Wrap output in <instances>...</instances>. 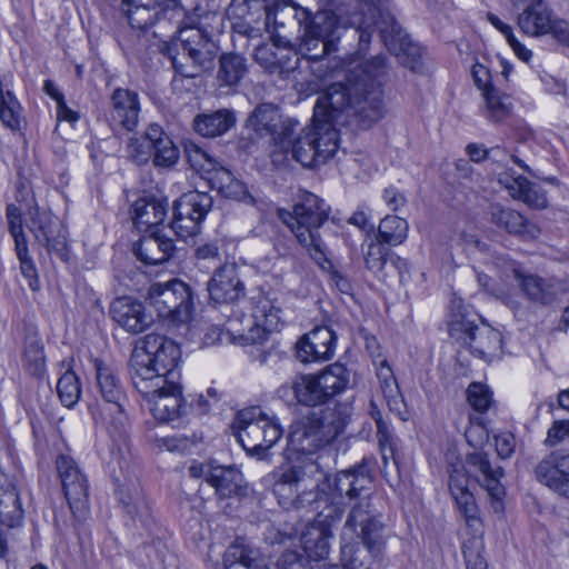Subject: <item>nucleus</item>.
<instances>
[{
	"label": "nucleus",
	"instance_id": "b1692460",
	"mask_svg": "<svg viewBox=\"0 0 569 569\" xmlns=\"http://www.w3.org/2000/svg\"><path fill=\"white\" fill-rule=\"evenodd\" d=\"M513 6L523 7L518 14V27L530 37H541L549 34L552 11L545 0H511Z\"/></svg>",
	"mask_w": 569,
	"mask_h": 569
},
{
	"label": "nucleus",
	"instance_id": "864d4df0",
	"mask_svg": "<svg viewBox=\"0 0 569 569\" xmlns=\"http://www.w3.org/2000/svg\"><path fill=\"white\" fill-rule=\"evenodd\" d=\"M467 400L470 407L477 412H486L492 405V393L482 383L473 382L467 389Z\"/></svg>",
	"mask_w": 569,
	"mask_h": 569
},
{
	"label": "nucleus",
	"instance_id": "412c9836",
	"mask_svg": "<svg viewBox=\"0 0 569 569\" xmlns=\"http://www.w3.org/2000/svg\"><path fill=\"white\" fill-rule=\"evenodd\" d=\"M461 330L463 337L461 339L467 343L471 352L482 359L490 360L501 349L502 336L500 331L489 326H472L468 323H452L451 331Z\"/></svg>",
	"mask_w": 569,
	"mask_h": 569
},
{
	"label": "nucleus",
	"instance_id": "6e6552de",
	"mask_svg": "<svg viewBox=\"0 0 569 569\" xmlns=\"http://www.w3.org/2000/svg\"><path fill=\"white\" fill-rule=\"evenodd\" d=\"M327 482L333 483L325 471V467L315 459L305 463H292L282 470L273 485V493L283 508H302L306 505L316 507L320 489Z\"/></svg>",
	"mask_w": 569,
	"mask_h": 569
},
{
	"label": "nucleus",
	"instance_id": "3c124183",
	"mask_svg": "<svg viewBox=\"0 0 569 569\" xmlns=\"http://www.w3.org/2000/svg\"><path fill=\"white\" fill-rule=\"evenodd\" d=\"M153 162L158 167H170L178 160V149L171 139L161 130L153 148Z\"/></svg>",
	"mask_w": 569,
	"mask_h": 569
},
{
	"label": "nucleus",
	"instance_id": "aec40b11",
	"mask_svg": "<svg viewBox=\"0 0 569 569\" xmlns=\"http://www.w3.org/2000/svg\"><path fill=\"white\" fill-rule=\"evenodd\" d=\"M150 393H141L147 401L152 416L163 422H169L181 417L186 409L182 398V388L178 379H168L166 386L149 387Z\"/></svg>",
	"mask_w": 569,
	"mask_h": 569
},
{
	"label": "nucleus",
	"instance_id": "f03ea898",
	"mask_svg": "<svg viewBox=\"0 0 569 569\" xmlns=\"http://www.w3.org/2000/svg\"><path fill=\"white\" fill-rule=\"evenodd\" d=\"M371 476L366 465L342 470L333 478V483L327 482L320 489L316 499L318 513L301 535V545L306 555L313 560L328 556L332 528L338 525L343 515V499L355 497L367 490Z\"/></svg>",
	"mask_w": 569,
	"mask_h": 569
},
{
	"label": "nucleus",
	"instance_id": "69168bd1",
	"mask_svg": "<svg viewBox=\"0 0 569 569\" xmlns=\"http://www.w3.org/2000/svg\"><path fill=\"white\" fill-rule=\"evenodd\" d=\"M221 196L239 201L250 198L246 184L236 178L232 179L231 183L226 186Z\"/></svg>",
	"mask_w": 569,
	"mask_h": 569
},
{
	"label": "nucleus",
	"instance_id": "09e8293b",
	"mask_svg": "<svg viewBox=\"0 0 569 569\" xmlns=\"http://www.w3.org/2000/svg\"><path fill=\"white\" fill-rule=\"evenodd\" d=\"M57 392L61 402L68 407H73L80 399L81 388L79 379L71 370H67L57 382Z\"/></svg>",
	"mask_w": 569,
	"mask_h": 569
},
{
	"label": "nucleus",
	"instance_id": "ddd939ff",
	"mask_svg": "<svg viewBox=\"0 0 569 569\" xmlns=\"http://www.w3.org/2000/svg\"><path fill=\"white\" fill-rule=\"evenodd\" d=\"M237 437L252 456L263 459L267 451L282 436V428L274 417L267 416L260 407L242 409L236 420Z\"/></svg>",
	"mask_w": 569,
	"mask_h": 569
},
{
	"label": "nucleus",
	"instance_id": "e433bc0d",
	"mask_svg": "<svg viewBox=\"0 0 569 569\" xmlns=\"http://www.w3.org/2000/svg\"><path fill=\"white\" fill-rule=\"evenodd\" d=\"M160 136L161 127L152 123L144 134L131 137L127 146L128 158L137 164L147 163L152 157L154 143Z\"/></svg>",
	"mask_w": 569,
	"mask_h": 569
},
{
	"label": "nucleus",
	"instance_id": "c03bdc74",
	"mask_svg": "<svg viewBox=\"0 0 569 569\" xmlns=\"http://www.w3.org/2000/svg\"><path fill=\"white\" fill-rule=\"evenodd\" d=\"M408 222L398 216H386L379 223L378 238L390 246L401 244L408 237Z\"/></svg>",
	"mask_w": 569,
	"mask_h": 569
},
{
	"label": "nucleus",
	"instance_id": "cd10ccee",
	"mask_svg": "<svg viewBox=\"0 0 569 569\" xmlns=\"http://www.w3.org/2000/svg\"><path fill=\"white\" fill-rule=\"evenodd\" d=\"M144 233L134 248L137 258L150 266L168 261L174 251V244L164 229H156Z\"/></svg>",
	"mask_w": 569,
	"mask_h": 569
},
{
	"label": "nucleus",
	"instance_id": "774afa93",
	"mask_svg": "<svg viewBox=\"0 0 569 569\" xmlns=\"http://www.w3.org/2000/svg\"><path fill=\"white\" fill-rule=\"evenodd\" d=\"M279 569H307L305 560L296 552H286L278 561Z\"/></svg>",
	"mask_w": 569,
	"mask_h": 569
},
{
	"label": "nucleus",
	"instance_id": "4be33fe9",
	"mask_svg": "<svg viewBox=\"0 0 569 569\" xmlns=\"http://www.w3.org/2000/svg\"><path fill=\"white\" fill-rule=\"evenodd\" d=\"M336 340L330 328L316 327L297 342L296 356L305 363L330 360L335 355Z\"/></svg>",
	"mask_w": 569,
	"mask_h": 569
},
{
	"label": "nucleus",
	"instance_id": "37998d69",
	"mask_svg": "<svg viewBox=\"0 0 569 569\" xmlns=\"http://www.w3.org/2000/svg\"><path fill=\"white\" fill-rule=\"evenodd\" d=\"M381 552H371L360 541L345 542L341 546L342 567L347 569H373L370 559Z\"/></svg>",
	"mask_w": 569,
	"mask_h": 569
},
{
	"label": "nucleus",
	"instance_id": "20e7f679",
	"mask_svg": "<svg viewBox=\"0 0 569 569\" xmlns=\"http://www.w3.org/2000/svg\"><path fill=\"white\" fill-rule=\"evenodd\" d=\"M349 418L347 406L311 413L291 425L287 459L292 463H305L308 459L321 460L329 445L343 431Z\"/></svg>",
	"mask_w": 569,
	"mask_h": 569
},
{
	"label": "nucleus",
	"instance_id": "338daca9",
	"mask_svg": "<svg viewBox=\"0 0 569 569\" xmlns=\"http://www.w3.org/2000/svg\"><path fill=\"white\" fill-rule=\"evenodd\" d=\"M558 42L569 47V22L561 19H552L550 32Z\"/></svg>",
	"mask_w": 569,
	"mask_h": 569
},
{
	"label": "nucleus",
	"instance_id": "7c9ffc66",
	"mask_svg": "<svg viewBox=\"0 0 569 569\" xmlns=\"http://www.w3.org/2000/svg\"><path fill=\"white\" fill-rule=\"evenodd\" d=\"M189 161L197 171L206 174L211 188L217 189L220 194L234 178L218 160L198 147L189 151Z\"/></svg>",
	"mask_w": 569,
	"mask_h": 569
},
{
	"label": "nucleus",
	"instance_id": "1a4fd4ad",
	"mask_svg": "<svg viewBox=\"0 0 569 569\" xmlns=\"http://www.w3.org/2000/svg\"><path fill=\"white\" fill-rule=\"evenodd\" d=\"M167 53L178 74L194 78L211 64L217 47L206 31L198 27L179 28L169 43Z\"/></svg>",
	"mask_w": 569,
	"mask_h": 569
},
{
	"label": "nucleus",
	"instance_id": "423d86ee",
	"mask_svg": "<svg viewBox=\"0 0 569 569\" xmlns=\"http://www.w3.org/2000/svg\"><path fill=\"white\" fill-rule=\"evenodd\" d=\"M330 208L318 196L306 192L293 206L292 211L278 210L279 219L295 234L310 258L323 268L328 262L327 248L319 232L328 220Z\"/></svg>",
	"mask_w": 569,
	"mask_h": 569
},
{
	"label": "nucleus",
	"instance_id": "5701e85b",
	"mask_svg": "<svg viewBox=\"0 0 569 569\" xmlns=\"http://www.w3.org/2000/svg\"><path fill=\"white\" fill-rule=\"evenodd\" d=\"M210 300L216 305L233 303L244 296V286L234 263H224L208 281Z\"/></svg>",
	"mask_w": 569,
	"mask_h": 569
},
{
	"label": "nucleus",
	"instance_id": "c85d7f7f",
	"mask_svg": "<svg viewBox=\"0 0 569 569\" xmlns=\"http://www.w3.org/2000/svg\"><path fill=\"white\" fill-rule=\"evenodd\" d=\"M469 479L461 470H453L449 476L450 492L466 519L468 528H475L477 532L481 528V519L472 493L468 489Z\"/></svg>",
	"mask_w": 569,
	"mask_h": 569
},
{
	"label": "nucleus",
	"instance_id": "7ed1b4c3",
	"mask_svg": "<svg viewBox=\"0 0 569 569\" xmlns=\"http://www.w3.org/2000/svg\"><path fill=\"white\" fill-rule=\"evenodd\" d=\"M348 94L341 84H330L317 99L312 124L295 137L287 138L279 147L306 168L326 163L338 150L337 124L339 114L347 104Z\"/></svg>",
	"mask_w": 569,
	"mask_h": 569
},
{
	"label": "nucleus",
	"instance_id": "f704fd0d",
	"mask_svg": "<svg viewBox=\"0 0 569 569\" xmlns=\"http://www.w3.org/2000/svg\"><path fill=\"white\" fill-rule=\"evenodd\" d=\"M519 286L532 301L541 305L551 303L562 291V286L555 279H543L538 276H518Z\"/></svg>",
	"mask_w": 569,
	"mask_h": 569
},
{
	"label": "nucleus",
	"instance_id": "6ab92c4d",
	"mask_svg": "<svg viewBox=\"0 0 569 569\" xmlns=\"http://www.w3.org/2000/svg\"><path fill=\"white\" fill-rule=\"evenodd\" d=\"M64 497L72 513L81 517L88 505V482L73 458L60 455L56 461Z\"/></svg>",
	"mask_w": 569,
	"mask_h": 569
},
{
	"label": "nucleus",
	"instance_id": "4468645a",
	"mask_svg": "<svg viewBox=\"0 0 569 569\" xmlns=\"http://www.w3.org/2000/svg\"><path fill=\"white\" fill-rule=\"evenodd\" d=\"M148 299L168 326L179 327L191 319L193 297L190 287L179 279L156 282L149 287Z\"/></svg>",
	"mask_w": 569,
	"mask_h": 569
},
{
	"label": "nucleus",
	"instance_id": "4d7b16f0",
	"mask_svg": "<svg viewBox=\"0 0 569 569\" xmlns=\"http://www.w3.org/2000/svg\"><path fill=\"white\" fill-rule=\"evenodd\" d=\"M118 493L120 501L124 505L127 511L132 516L139 515L146 507L143 496L138 487H134L132 490L121 487Z\"/></svg>",
	"mask_w": 569,
	"mask_h": 569
},
{
	"label": "nucleus",
	"instance_id": "473e14b6",
	"mask_svg": "<svg viewBox=\"0 0 569 569\" xmlns=\"http://www.w3.org/2000/svg\"><path fill=\"white\" fill-rule=\"evenodd\" d=\"M168 211L167 202L156 198L138 199L132 206V220L141 232L160 229Z\"/></svg>",
	"mask_w": 569,
	"mask_h": 569
},
{
	"label": "nucleus",
	"instance_id": "a19ab883",
	"mask_svg": "<svg viewBox=\"0 0 569 569\" xmlns=\"http://www.w3.org/2000/svg\"><path fill=\"white\" fill-rule=\"evenodd\" d=\"M248 73L247 60L237 53H224L219 59L217 78L221 84L237 86Z\"/></svg>",
	"mask_w": 569,
	"mask_h": 569
},
{
	"label": "nucleus",
	"instance_id": "2eb2a0df",
	"mask_svg": "<svg viewBox=\"0 0 569 569\" xmlns=\"http://www.w3.org/2000/svg\"><path fill=\"white\" fill-rule=\"evenodd\" d=\"M300 52L309 60H318L327 54L333 41L339 38V21L331 11L303 13L300 20Z\"/></svg>",
	"mask_w": 569,
	"mask_h": 569
},
{
	"label": "nucleus",
	"instance_id": "c9c22d12",
	"mask_svg": "<svg viewBox=\"0 0 569 569\" xmlns=\"http://www.w3.org/2000/svg\"><path fill=\"white\" fill-rule=\"evenodd\" d=\"M234 122V114L223 109L197 116L193 120V127L201 136L213 138L226 133Z\"/></svg>",
	"mask_w": 569,
	"mask_h": 569
},
{
	"label": "nucleus",
	"instance_id": "c756f323",
	"mask_svg": "<svg viewBox=\"0 0 569 569\" xmlns=\"http://www.w3.org/2000/svg\"><path fill=\"white\" fill-rule=\"evenodd\" d=\"M7 482L3 475H0ZM23 509L16 487L8 483L4 488L0 483V523L7 528H16L22 523ZM7 539L0 530V558L7 553Z\"/></svg>",
	"mask_w": 569,
	"mask_h": 569
},
{
	"label": "nucleus",
	"instance_id": "f8f14e48",
	"mask_svg": "<svg viewBox=\"0 0 569 569\" xmlns=\"http://www.w3.org/2000/svg\"><path fill=\"white\" fill-rule=\"evenodd\" d=\"M370 487L371 485L360 495L352 497L359 500L350 508L343 526L342 540L358 539L371 552H382L386 545L385 525L381 521V513L370 501Z\"/></svg>",
	"mask_w": 569,
	"mask_h": 569
},
{
	"label": "nucleus",
	"instance_id": "2f4dec72",
	"mask_svg": "<svg viewBox=\"0 0 569 569\" xmlns=\"http://www.w3.org/2000/svg\"><path fill=\"white\" fill-rule=\"evenodd\" d=\"M498 181L509 190L513 199L521 200L536 209H543L548 206L546 194L541 189L522 176H513L505 171L499 174Z\"/></svg>",
	"mask_w": 569,
	"mask_h": 569
},
{
	"label": "nucleus",
	"instance_id": "a878e982",
	"mask_svg": "<svg viewBox=\"0 0 569 569\" xmlns=\"http://www.w3.org/2000/svg\"><path fill=\"white\" fill-rule=\"evenodd\" d=\"M535 472L541 483L569 498V455H549L538 463Z\"/></svg>",
	"mask_w": 569,
	"mask_h": 569
},
{
	"label": "nucleus",
	"instance_id": "39448f33",
	"mask_svg": "<svg viewBox=\"0 0 569 569\" xmlns=\"http://www.w3.org/2000/svg\"><path fill=\"white\" fill-rule=\"evenodd\" d=\"M179 346L160 335H147L133 349L130 358V375L140 393H150L149 387L166 386L168 379H179L177 365Z\"/></svg>",
	"mask_w": 569,
	"mask_h": 569
},
{
	"label": "nucleus",
	"instance_id": "13d9d810",
	"mask_svg": "<svg viewBox=\"0 0 569 569\" xmlns=\"http://www.w3.org/2000/svg\"><path fill=\"white\" fill-rule=\"evenodd\" d=\"M7 220H8L9 231L14 240V246L18 244L20 241L28 242L27 237L23 232V228H22L21 211L14 204L8 206Z\"/></svg>",
	"mask_w": 569,
	"mask_h": 569
},
{
	"label": "nucleus",
	"instance_id": "49530a36",
	"mask_svg": "<svg viewBox=\"0 0 569 569\" xmlns=\"http://www.w3.org/2000/svg\"><path fill=\"white\" fill-rule=\"evenodd\" d=\"M23 365L32 376L42 377L46 372L43 346L36 337H28L24 341Z\"/></svg>",
	"mask_w": 569,
	"mask_h": 569
},
{
	"label": "nucleus",
	"instance_id": "e2e57ef3",
	"mask_svg": "<svg viewBox=\"0 0 569 569\" xmlns=\"http://www.w3.org/2000/svg\"><path fill=\"white\" fill-rule=\"evenodd\" d=\"M270 332L264 327L259 326L257 321H253V326L250 327L246 335L241 336V339L244 345H262L268 339Z\"/></svg>",
	"mask_w": 569,
	"mask_h": 569
},
{
	"label": "nucleus",
	"instance_id": "6e6d98bb",
	"mask_svg": "<svg viewBox=\"0 0 569 569\" xmlns=\"http://www.w3.org/2000/svg\"><path fill=\"white\" fill-rule=\"evenodd\" d=\"M279 52L280 48L274 42L262 43L254 49V59L263 68L272 69L282 58Z\"/></svg>",
	"mask_w": 569,
	"mask_h": 569
},
{
	"label": "nucleus",
	"instance_id": "bf43d9fd",
	"mask_svg": "<svg viewBox=\"0 0 569 569\" xmlns=\"http://www.w3.org/2000/svg\"><path fill=\"white\" fill-rule=\"evenodd\" d=\"M516 438L511 432H500L495 436V446L501 459L510 458L516 449Z\"/></svg>",
	"mask_w": 569,
	"mask_h": 569
},
{
	"label": "nucleus",
	"instance_id": "de8ad7c7",
	"mask_svg": "<svg viewBox=\"0 0 569 569\" xmlns=\"http://www.w3.org/2000/svg\"><path fill=\"white\" fill-rule=\"evenodd\" d=\"M472 531V538L463 542L462 551L467 569H487V561L482 556L485 548L482 536V527L477 532L475 528H469Z\"/></svg>",
	"mask_w": 569,
	"mask_h": 569
},
{
	"label": "nucleus",
	"instance_id": "0e129e2a",
	"mask_svg": "<svg viewBox=\"0 0 569 569\" xmlns=\"http://www.w3.org/2000/svg\"><path fill=\"white\" fill-rule=\"evenodd\" d=\"M194 256L198 260H218L220 248L217 241H208L197 246Z\"/></svg>",
	"mask_w": 569,
	"mask_h": 569
},
{
	"label": "nucleus",
	"instance_id": "dca6fc26",
	"mask_svg": "<svg viewBox=\"0 0 569 569\" xmlns=\"http://www.w3.org/2000/svg\"><path fill=\"white\" fill-rule=\"evenodd\" d=\"M211 207L212 198L206 192L192 191L182 194L174 202L170 229L183 239L198 234L200 223Z\"/></svg>",
	"mask_w": 569,
	"mask_h": 569
},
{
	"label": "nucleus",
	"instance_id": "ea45409f",
	"mask_svg": "<svg viewBox=\"0 0 569 569\" xmlns=\"http://www.w3.org/2000/svg\"><path fill=\"white\" fill-rule=\"evenodd\" d=\"M261 561L259 551L252 548L243 538H237L229 546L223 557L224 569L233 566L237 569H246Z\"/></svg>",
	"mask_w": 569,
	"mask_h": 569
},
{
	"label": "nucleus",
	"instance_id": "5fc2aeb1",
	"mask_svg": "<svg viewBox=\"0 0 569 569\" xmlns=\"http://www.w3.org/2000/svg\"><path fill=\"white\" fill-rule=\"evenodd\" d=\"M385 242L371 241L368 244L367 252L365 254L366 266L373 272H381L386 263L388 262V249L383 246Z\"/></svg>",
	"mask_w": 569,
	"mask_h": 569
},
{
	"label": "nucleus",
	"instance_id": "72a5a7b5",
	"mask_svg": "<svg viewBox=\"0 0 569 569\" xmlns=\"http://www.w3.org/2000/svg\"><path fill=\"white\" fill-rule=\"evenodd\" d=\"M489 214L492 223L509 233H515L528 239L536 238L540 233V229L535 223L528 221L516 210L506 209L499 204H492Z\"/></svg>",
	"mask_w": 569,
	"mask_h": 569
},
{
	"label": "nucleus",
	"instance_id": "8fccbe9b",
	"mask_svg": "<svg viewBox=\"0 0 569 569\" xmlns=\"http://www.w3.org/2000/svg\"><path fill=\"white\" fill-rule=\"evenodd\" d=\"M470 461L473 466L478 467L479 471L486 477L487 489L490 495L498 497L502 492L498 483V479L502 476V469H493L488 456L483 452L475 453L471 456Z\"/></svg>",
	"mask_w": 569,
	"mask_h": 569
},
{
	"label": "nucleus",
	"instance_id": "bb28decb",
	"mask_svg": "<svg viewBox=\"0 0 569 569\" xmlns=\"http://www.w3.org/2000/svg\"><path fill=\"white\" fill-rule=\"evenodd\" d=\"M110 121L127 131H132L140 114V100L136 91L117 88L110 96Z\"/></svg>",
	"mask_w": 569,
	"mask_h": 569
},
{
	"label": "nucleus",
	"instance_id": "603ef678",
	"mask_svg": "<svg viewBox=\"0 0 569 569\" xmlns=\"http://www.w3.org/2000/svg\"><path fill=\"white\" fill-rule=\"evenodd\" d=\"M17 257L20 262V270L22 276L28 280L31 290L36 291L39 288V278L36 266L29 256L28 242L20 241L14 246Z\"/></svg>",
	"mask_w": 569,
	"mask_h": 569
},
{
	"label": "nucleus",
	"instance_id": "a211bd4d",
	"mask_svg": "<svg viewBox=\"0 0 569 569\" xmlns=\"http://www.w3.org/2000/svg\"><path fill=\"white\" fill-rule=\"evenodd\" d=\"M248 127L258 136L270 137L274 143L280 146L297 131L299 122L283 118L276 106L262 103L249 117Z\"/></svg>",
	"mask_w": 569,
	"mask_h": 569
},
{
	"label": "nucleus",
	"instance_id": "79ce46f5",
	"mask_svg": "<svg viewBox=\"0 0 569 569\" xmlns=\"http://www.w3.org/2000/svg\"><path fill=\"white\" fill-rule=\"evenodd\" d=\"M377 377L380 382L381 391L385 396L388 407L391 411L400 413L402 397L399 391L393 371L387 360L381 359L377 363Z\"/></svg>",
	"mask_w": 569,
	"mask_h": 569
},
{
	"label": "nucleus",
	"instance_id": "a18cd8bd",
	"mask_svg": "<svg viewBox=\"0 0 569 569\" xmlns=\"http://www.w3.org/2000/svg\"><path fill=\"white\" fill-rule=\"evenodd\" d=\"M252 317L259 326L264 327L271 332L280 330L282 326L280 308L274 306L273 301L267 297H261L257 300Z\"/></svg>",
	"mask_w": 569,
	"mask_h": 569
},
{
	"label": "nucleus",
	"instance_id": "0eeeda50",
	"mask_svg": "<svg viewBox=\"0 0 569 569\" xmlns=\"http://www.w3.org/2000/svg\"><path fill=\"white\" fill-rule=\"evenodd\" d=\"M349 383V372L345 366L333 363L319 375H299L290 382L281 385L278 397L289 405L300 403L316 407L326 403L342 392Z\"/></svg>",
	"mask_w": 569,
	"mask_h": 569
},
{
	"label": "nucleus",
	"instance_id": "680f3d73",
	"mask_svg": "<svg viewBox=\"0 0 569 569\" xmlns=\"http://www.w3.org/2000/svg\"><path fill=\"white\" fill-rule=\"evenodd\" d=\"M466 152L473 162H481L485 159H497V153L501 152V148L497 146L487 149L482 144L469 143L466 147Z\"/></svg>",
	"mask_w": 569,
	"mask_h": 569
},
{
	"label": "nucleus",
	"instance_id": "f257e3e1",
	"mask_svg": "<svg viewBox=\"0 0 569 569\" xmlns=\"http://www.w3.org/2000/svg\"><path fill=\"white\" fill-rule=\"evenodd\" d=\"M352 23L356 24L353 33L358 36V49L343 60L347 82L333 83L341 84L348 94L339 123L345 113L352 111L362 128H370L383 117L380 79L386 72V61L380 54L361 62L369 50L372 33L379 31L387 49L397 57L413 54L418 49L392 14L380 8V0H361Z\"/></svg>",
	"mask_w": 569,
	"mask_h": 569
},
{
	"label": "nucleus",
	"instance_id": "393cba45",
	"mask_svg": "<svg viewBox=\"0 0 569 569\" xmlns=\"http://www.w3.org/2000/svg\"><path fill=\"white\" fill-rule=\"evenodd\" d=\"M111 318L126 331L140 333L152 322L143 303L131 297H119L110 305Z\"/></svg>",
	"mask_w": 569,
	"mask_h": 569
},
{
	"label": "nucleus",
	"instance_id": "4c0bfd02",
	"mask_svg": "<svg viewBox=\"0 0 569 569\" xmlns=\"http://www.w3.org/2000/svg\"><path fill=\"white\" fill-rule=\"evenodd\" d=\"M483 107L482 116L491 122H501L512 112V100L510 96L501 92L496 87L485 89L481 93Z\"/></svg>",
	"mask_w": 569,
	"mask_h": 569
},
{
	"label": "nucleus",
	"instance_id": "9b49d317",
	"mask_svg": "<svg viewBox=\"0 0 569 569\" xmlns=\"http://www.w3.org/2000/svg\"><path fill=\"white\" fill-rule=\"evenodd\" d=\"M96 372V390L102 399L92 408L96 420L112 427L116 431L121 430L127 423L126 403L127 397L117 370L109 363L93 360Z\"/></svg>",
	"mask_w": 569,
	"mask_h": 569
},
{
	"label": "nucleus",
	"instance_id": "9d476101",
	"mask_svg": "<svg viewBox=\"0 0 569 569\" xmlns=\"http://www.w3.org/2000/svg\"><path fill=\"white\" fill-rule=\"evenodd\" d=\"M122 6L132 29H153L156 38L166 37L184 17L180 0H122Z\"/></svg>",
	"mask_w": 569,
	"mask_h": 569
},
{
	"label": "nucleus",
	"instance_id": "f3484780",
	"mask_svg": "<svg viewBox=\"0 0 569 569\" xmlns=\"http://www.w3.org/2000/svg\"><path fill=\"white\" fill-rule=\"evenodd\" d=\"M29 216L27 226L36 240L61 260H67V236L60 220L39 207L30 209Z\"/></svg>",
	"mask_w": 569,
	"mask_h": 569
},
{
	"label": "nucleus",
	"instance_id": "58836bf2",
	"mask_svg": "<svg viewBox=\"0 0 569 569\" xmlns=\"http://www.w3.org/2000/svg\"><path fill=\"white\" fill-rule=\"evenodd\" d=\"M242 473L233 467L216 466L210 473L209 485L220 497L239 495L242 489Z\"/></svg>",
	"mask_w": 569,
	"mask_h": 569
},
{
	"label": "nucleus",
	"instance_id": "052dcab7",
	"mask_svg": "<svg viewBox=\"0 0 569 569\" xmlns=\"http://www.w3.org/2000/svg\"><path fill=\"white\" fill-rule=\"evenodd\" d=\"M567 438H569V421L560 420L555 421L549 428L545 442L546 445L553 447Z\"/></svg>",
	"mask_w": 569,
	"mask_h": 569
}]
</instances>
